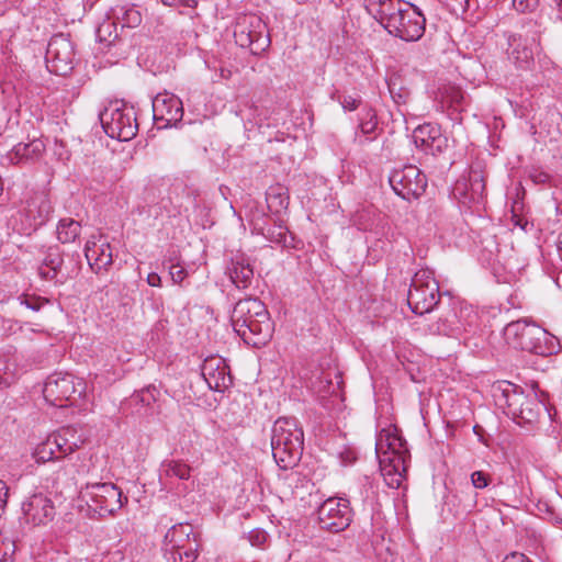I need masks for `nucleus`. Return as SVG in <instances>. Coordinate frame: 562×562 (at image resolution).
Instances as JSON below:
<instances>
[{
    "instance_id": "4d7b16f0",
    "label": "nucleus",
    "mask_w": 562,
    "mask_h": 562,
    "mask_svg": "<svg viewBox=\"0 0 562 562\" xmlns=\"http://www.w3.org/2000/svg\"><path fill=\"white\" fill-rule=\"evenodd\" d=\"M220 76H221L222 78H224V79H228V78H231V76H232V71H231V70H228V69H224V68H222V69H221V71H220Z\"/></svg>"
},
{
    "instance_id": "7c9ffc66",
    "label": "nucleus",
    "mask_w": 562,
    "mask_h": 562,
    "mask_svg": "<svg viewBox=\"0 0 562 562\" xmlns=\"http://www.w3.org/2000/svg\"><path fill=\"white\" fill-rule=\"evenodd\" d=\"M113 14L121 20L123 27H136L142 23V14L134 7H120L113 10Z\"/></svg>"
},
{
    "instance_id": "bb28decb",
    "label": "nucleus",
    "mask_w": 562,
    "mask_h": 562,
    "mask_svg": "<svg viewBox=\"0 0 562 562\" xmlns=\"http://www.w3.org/2000/svg\"><path fill=\"white\" fill-rule=\"evenodd\" d=\"M229 280L237 289H247L252 281L254 270L248 260L241 256L232 259L227 267Z\"/></svg>"
},
{
    "instance_id": "7ed1b4c3",
    "label": "nucleus",
    "mask_w": 562,
    "mask_h": 562,
    "mask_svg": "<svg viewBox=\"0 0 562 562\" xmlns=\"http://www.w3.org/2000/svg\"><path fill=\"white\" fill-rule=\"evenodd\" d=\"M303 445V429L295 418L280 417L274 422L271 430V449L281 469H290L300 461Z\"/></svg>"
},
{
    "instance_id": "49530a36",
    "label": "nucleus",
    "mask_w": 562,
    "mask_h": 562,
    "mask_svg": "<svg viewBox=\"0 0 562 562\" xmlns=\"http://www.w3.org/2000/svg\"><path fill=\"white\" fill-rule=\"evenodd\" d=\"M340 459L344 464L348 465L356 461L357 454L352 449H345L340 452Z\"/></svg>"
},
{
    "instance_id": "a19ab883",
    "label": "nucleus",
    "mask_w": 562,
    "mask_h": 562,
    "mask_svg": "<svg viewBox=\"0 0 562 562\" xmlns=\"http://www.w3.org/2000/svg\"><path fill=\"white\" fill-rule=\"evenodd\" d=\"M251 546L260 547L267 540V533L263 530H252L248 537Z\"/></svg>"
},
{
    "instance_id": "1a4fd4ad",
    "label": "nucleus",
    "mask_w": 562,
    "mask_h": 562,
    "mask_svg": "<svg viewBox=\"0 0 562 562\" xmlns=\"http://www.w3.org/2000/svg\"><path fill=\"white\" fill-rule=\"evenodd\" d=\"M85 392L82 380L69 373L49 375L43 387L45 401L56 407L72 405Z\"/></svg>"
},
{
    "instance_id": "20e7f679",
    "label": "nucleus",
    "mask_w": 562,
    "mask_h": 562,
    "mask_svg": "<svg viewBox=\"0 0 562 562\" xmlns=\"http://www.w3.org/2000/svg\"><path fill=\"white\" fill-rule=\"evenodd\" d=\"M506 344L514 349L536 355H551L555 351L554 337L537 324L524 318L507 324L503 330Z\"/></svg>"
},
{
    "instance_id": "864d4df0",
    "label": "nucleus",
    "mask_w": 562,
    "mask_h": 562,
    "mask_svg": "<svg viewBox=\"0 0 562 562\" xmlns=\"http://www.w3.org/2000/svg\"><path fill=\"white\" fill-rule=\"evenodd\" d=\"M183 0H161V2L165 4V5H168V7H176V5H180V3L182 2Z\"/></svg>"
},
{
    "instance_id": "412c9836",
    "label": "nucleus",
    "mask_w": 562,
    "mask_h": 562,
    "mask_svg": "<svg viewBox=\"0 0 562 562\" xmlns=\"http://www.w3.org/2000/svg\"><path fill=\"white\" fill-rule=\"evenodd\" d=\"M22 509L26 521L34 526L46 525L55 515L52 501L43 494L31 496Z\"/></svg>"
},
{
    "instance_id": "cd10ccee",
    "label": "nucleus",
    "mask_w": 562,
    "mask_h": 562,
    "mask_svg": "<svg viewBox=\"0 0 562 562\" xmlns=\"http://www.w3.org/2000/svg\"><path fill=\"white\" fill-rule=\"evenodd\" d=\"M190 536H193V539H195L192 527L190 525H175L167 531L165 536V541L167 546L166 549H172L175 547H180L182 544L192 542Z\"/></svg>"
},
{
    "instance_id": "58836bf2",
    "label": "nucleus",
    "mask_w": 562,
    "mask_h": 562,
    "mask_svg": "<svg viewBox=\"0 0 562 562\" xmlns=\"http://www.w3.org/2000/svg\"><path fill=\"white\" fill-rule=\"evenodd\" d=\"M471 482L475 488H485L490 483V476L483 471H474L471 474Z\"/></svg>"
},
{
    "instance_id": "f03ea898",
    "label": "nucleus",
    "mask_w": 562,
    "mask_h": 562,
    "mask_svg": "<svg viewBox=\"0 0 562 562\" xmlns=\"http://www.w3.org/2000/svg\"><path fill=\"white\" fill-rule=\"evenodd\" d=\"M231 322L236 334L248 345L265 346L272 336L273 325L266 305L256 297L239 300Z\"/></svg>"
},
{
    "instance_id": "f3484780",
    "label": "nucleus",
    "mask_w": 562,
    "mask_h": 562,
    "mask_svg": "<svg viewBox=\"0 0 562 562\" xmlns=\"http://www.w3.org/2000/svg\"><path fill=\"white\" fill-rule=\"evenodd\" d=\"M265 29L266 25L262 23L259 16L244 15L243 18L238 19L235 25V42L240 47H251L252 45H258L260 48H263V46L269 42L263 36Z\"/></svg>"
},
{
    "instance_id": "2f4dec72",
    "label": "nucleus",
    "mask_w": 562,
    "mask_h": 562,
    "mask_svg": "<svg viewBox=\"0 0 562 562\" xmlns=\"http://www.w3.org/2000/svg\"><path fill=\"white\" fill-rule=\"evenodd\" d=\"M162 470L167 476H175L180 480H189L191 475V468L180 460H170L165 462L162 464Z\"/></svg>"
},
{
    "instance_id": "ddd939ff",
    "label": "nucleus",
    "mask_w": 562,
    "mask_h": 562,
    "mask_svg": "<svg viewBox=\"0 0 562 562\" xmlns=\"http://www.w3.org/2000/svg\"><path fill=\"white\" fill-rule=\"evenodd\" d=\"M474 318L473 311L461 304L454 303L446 308L438 319L429 325L431 334L458 337L467 330V326Z\"/></svg>"
},
{
    "instance_id": "72a5a7b5",
    "label": "nucleus",
    "mask_w": 562,
    "mask_h": 562,
    "mask_svg": "<svg viewBox=\"0 0 562 562\" xmlns=\"http://www.w3.org/2000/svg\"><path fill=\"white\" fill-rule=\"evenodd\" d=\"M442 102L448 103L449 106L457 108L463 100V93L461 89L457 87H448L441 93Z\"/></svg>"
},
{
    "instance_id": "c9c22d12",
    "label": "nucleus",
    "mask_w": 562,
    "mask_h": 562,
    "mask_svg": "<svg viewBox=\"0 0 562 562\" xmlns=\"http://www.w3.org/2000/svg\"><path fill=\"white\" fill-rule=\"evenodd\" d=\"M15 544L12 540L0 538V562H12Z\"/></svg>"
},
{
    "instance_id": "39448f33",
    "label": "nucleus",
    "mask_w": 562,
    "mask_h": 562,
    "mask_svg": "<svg viewBox=\"0 0 562 562\" xmlns=\"http://www.w3.org/2000/svg\"><path fill=\"white\" fill-rule=\"evenodd\" d=\"M99 119L104 132L111 138L127 142L137 134L138 124L135 111L124 103H110L99 114Z\"/></svg>"
},
{
    "instance_id": "13d9d810",
    "label": "nucleus",
    "mask_w": 562,
    "mask_h": 562,
    "mask_svg": "<svg viewBox=\"0 0 562 562\" xmlns=\"http://www.w3.org/2000/svg\"><path fill=\"white\" fill-rule=\"evenodd\" d=\"M23 303L31 310L37 311L40 308L38 305L31 304L27 300H25Z\"/></svg>"
},
{
    "instance_id": "5fc2aeb1",
    "label": "nucleus",
    "mask_w": 562,
    "mask_h": 562,
    "mask_svg": "<svg viewBox=\"0 0 562 562\" xmlns=\"http://www.w3.org/2000/svg\"><path fill=\"white\" fill-rule=\"evenodd\" d=\"M557 10H558V16L560 20H562V0H553Z\"/></svg>"
},
{
    "instance_id": "603ef678",
    "label": "nucleus",
    "mask_w": 562,
    "mask_h": 562,
    "mask_svg": "<svg viewBox=\"0 0 562 562\" xmlns=\"http://www.w3.org/2000/svg\"><path fill=\"white\" fill-rule=\"evenodd\" d=\"M557 249H558V252H559V256H560V259L562 260V232L559 234L558 236V240H557Z\"/></svg>"
},
{
    "instance_id": "6e6552de",
    "label": "nucleus",
    "mask_w": 562,
    "mask_h": 562,
    "mask_svg": "<svg viewBox=\"0 0 562 562\" xmlns=\"http://www.w3.org/2000/svg\"><path fill=\"white\" fill-rule=\"evenodd\" d=\"M439 284L430 270L417 271L408 290L407 303L413 313H429L439 303Z\"/></svg>"
},
{
    "instance_id": "9d476101",
    "label": "nucleus",
    "mask_w": 562,
    "mask_h": 562,
    "mask_svg": "<svg viewBox=\"0 0 562 562\" xmlns=\"http://www.w3.org/2000/svg\"><path fill=\"white\" fill-rule=\"evenodd\" d=\"M47 445L50 446L54 456L58 460H66V462L59 468L58 476L63 473L67 479H75L78 472L75 469V464L69 458L82 443L80 438L77 436V431L72 427H64L46 438Z\"/></svg>"
},
{
    "instance_id": "6ab92c4d",
    "label": "nucleus",
    "mask_w": 562,
    "mask_h": 562,
    "mask_svg": "<svg viewBox=\"0 0 562 562\" xmlns=\"http://www.w3.org/2000/svg\"><path fill=\"white\" fill-rule=\"evenodd\" d=\"M85 256L94 272H100L112 265L111 246L102 235H92L86 243Z\"/></svg>"
},
{
    "instance_id": "393cba45",
    "label": "nucleus",
    "mask_w": 562,
    "mask_h": 562,
    "mask_svg": "<svg viewBox=\"0 0 562 562\" xmlns=\"http://www.w3.org/2000/svg\"><path fill=\"white\" fill-rule=\"evenodd\" d=\"M535 25L537 30L531 35L529 46L521 45L520 38L513 37L509 40V45L513 47L509 56L519 67H525L532 60L533 49L540 44V37L544 27L537 21H535Z\"/></svg>"
},
{
    "instance_id": "4468645a",
    "label": "nucleus",
    "mask_w": 562,
    "mask_h": 562,
    "mask_svg": "<svg viewBox=\"0 0 562 562\" xmlns=\"http://www.w3.org/2000/svg\"><path fill=\"white\" fill-rule=\"evenodd\" d=\"M75 50L70 40L64 34L54 35L48 42L45 60L49 71L66 75L72 69Z\"/></svg>"
},
{
    "instance_id": "8fccbe9b",
    "label": "nucleus",
    "mask_w": 562,
    "mask_h": 562,
    "mask_svg": "<svg viewBox=\"0 0 562 562\" xmlns=\"http://www.w3.org/2000/svg\"><path fill=\"white\" fill-rule=\"evenodd\" d=\"M49 263H50V266H52L53 276H49V274H48V272L46 273V272L41 271V273H42L45 278H48V277H49V278H53V277H55V274H56V270H57V267L60 265V259H59V258H57L56 260L52 259V260L49 261Z\"/></svg>"
},
{
    "instance_id": "0eeeda50",
    "label": "nucleus",
    "mask_w": 562,
    "mask_h": 562,
    "mask_svg": "<svg viewBox=\"0 0 562 562\" xmlns=\"http://www.w3.org/2000/svg\"><path fill=\"white\" fill-rule=\"evenodd\" d=\"M495 397L498 405L507 409V415L526 423L536 420L543 406L535 395H526L509 382L499 386V394H495Z\"/></svg>"
},
{
    "instance_id": "5701e85b",
    "label": "nucleus",
    "mask_w": 562,
    "mask_h": 562,
    "mask_svg": "<svg viewBox=\"0 0 562 562\" xmlns=\"http://www.w3.org/2000/svg\"><path fill=\"white\" fill-rule=\"evenodd\" d=\"M379 458L381 474L391 488H398L405 477L407 457L402 454H376Z\"/></svg>"
},
{
    "instance_id": "c756f323",
    "label": "nucleus",
    "mask_w": 562,
    "mask_h": 562,
    "mask_svg": "<svg viewBox=\"0 0 562 562\" xmlns=\"http://www.w3.org/2000/svg\"><path fill=\"white\" fill-rule=\"evenodd\" d=\"M196 550L198 544L195 539H193V542L175 547L172 549H166L173 562H194L198 557Z\"/></svg>"
},
{
    "instance_id": "2eb2a0df",
    "label": "nucleus",
    "mask_w": 562,
    "mask_h": 562,
    "mask_svg": "<svg viewBox=\"0 0 562 562\" xmlns=\"http://www.w3.org/2000/svg\"><path fill=\"white\" fill-rule=\"evenodd\" d=\"M153 116L158 128H167L181 122L182 101L171 92H160L153 99Z\"/></svg>"
},
{
    "instance_id": "9b49d317",
    "label": "nucleus",
    "mask_w": 562,
    "mask_h": 562,
    "mask_svg": "<svg viewBox=\"0 0 562 562\" xmlns=\"http://www.w3.org/2000/svg\"><path fill=\"white\" fill-rule=\"evenodd\" d=\"M393 191L403 200L418 199L427 188L426 176L414 165L394 169L389 177Z\"/></svg>"
},
{
    "instance_id": "e433bc0d",
    "label": "nucleus",
    "mask_w": 562,
    "mask_h": 562,
    "mask_svg": "<svg viewBox=\"0 0 562 562\" xmlns=\"http://www.w3.org/2000/svg\"><path fill=\"white\" fill-rule=\"evenodd\" d=\"M376 125V116L371 110H369L367 111L366 116L361 119L359 126L363 134H370L375 131Z\"/></svg>"
},
{
    "instance_id": "4c0bfd02",
    "label": "nucleus",
    "mask_w": 562,
    "mask_h": 562,
    "mask_svg": "<svg viewBox=\"0 0 562 562\" xmlns=\"http://www.w3.org/2000/svg\"><path fill=\"white\" fill-rule=\"evenodd\" d=\"M114 25L113 22H103L97 30V37L100 42H108L111 43L112 40L116 38V34L112 36V32L110 29Z\"/></svg>"
},
{
    "instance_id": "3c124183",
    "label": "nucleus",
    "mask_w": 562,
    "mask_h": 562,
    "mask_svg": "<svg viewBox=\"0 0 562 562\" xmlns=\"http://www.w3.org/2000/svg\"><path fill=\"white\" fill-rule=\"evenodd\" d=\"M531 177L537 183H544L549 180V175L546 172H539L537 175H532Z\"/></svg>"
},
{
    "instance_id": "6e6d98bb",
    "label": "nucleus",
    "mask_w": 562,
    "mask_h": 562,
    "mask_svg": "<svg viewBox=\"0 0 562 562\" xmlns=\"http://www.w3.org/2000/svg\"><path fill=\"white\" fill-rule=\"evenodd\" d=\"M180 4L188 8H195L198 2L196 0H183Z\"/></svg>"
},
{
    "instance_id": "a211bd4d",
    "label": "nucleus",
    "mask_w": 562,
    "mask_h": 562,
    "mask_svg": "<svg viewBox=\"0 0 562 562\" xmlns=\"http://www.w3.org/2000/svg\"><path fill=\"white\" fill-rule=\"evenodd\" d=\"M202 375L211 390L223 392L232 384V376L225 360L220 357L206 358L202 364Z\"/></svg>"
},
{
    "instance_id": "79ce46f5",
    "label": "nucleus",
    "mask_w": 562,
    "mask_h": 562,
    "mask_svg": "<svg viewBox=\"0 0 562 562\" xmlns=\"http://www.w3.org/2000/svg\"><path fill=\"white\" fill-rule=\"evenodd\" d=\"M170 276H171V279L175 283H180L184 280V278L187 277V271L184 270L183 267L179 266V265H172L170 267Z\"/></svg>"
},
{
    "instance_id": "b1692460",
    "label": "nucleus",
    "mask_w": 562,
    "mask_h": 562,
    "mask_svg": "<svg viewBox=\"0 0 562 562\" xmlns=\"http://www.w3.org/2000/svg\"><path fill=\"white\" fill-rule=\"evenodd\" d=\"M376 454H402V457L408 458V448L406 441L400 435L396 427H390L382 429L375 441Z\"/></svg>"
},
{
    "instance_id": "dca6fc26",
    "label": "nucleus",
    "mask_w": 562,
    "mask_h": 562,
    "mask_svg": "<svg viewBox=\"0 0 562 562\" xmlns=\"http://www.w3.org/2000/svg\"><path fill=\"white\" fill-rule=\"evenodd\" d=\"M53 211L52 203L44 192L33 193L23 204L19 213L24 217L23 229H36L44 225Z\"/></svg>"
},
{
    "instance_id": "aec40b11",
    "label": "nucleus",
    "mask_w": 562,
    "mask_h": 562,
    "mask_svg": "<svg viewBox=\"0 0 562 562\" xmlns=\"http://www.w3.org/2000/svg\"><path fill=\"white\" fill-rule=\"evenodd\" d=\"M413 139L416 147L431 155L441 153L447 147V138L442 135L440 127L430 123L416 127Z\"/></svg>"
},
{
    "instance_id": "09e8293b",
    "label": "nucleus",
    "mask_w": 562,
    "mask_h": 562,
    "mask_svg": "<svg viewBox=\"0 0 562 562\" xmlns=\"http://www.w3.org/2000/svg\"><path fill=\"white\" fill-rule=\"evenodd\" d=\"M147 282L150 286H160L161 284V278L158 273L156 272H150L148 276H147Z\"/></svg>"
},
{
    "instance_id": "473e14b6",
    "label": "nucleus",
    "mask_w": 562,
    "mask_h": 562,
    "mask_svg": "<svg viewBox=\"0 0 562 562\" xmlns=\"http://www.w3.org/2000/svg\"><path fill=\"white\" fill-rule=\"evenodd\" d=\"M32 457L34 458L36 463H46L48 461H57L56 457L53 453V450L49 445H47L46 439L42 442H40L33 453Z\"/></svg>"
},
{
    "instance_id": "f8f14e48",
    "label": "nucleus",
    "mask_w": 562,
    "mask_h": 562,
    "mask_svg": "<svg viewBox=\"0 0 562 562\" xmlns=\"http://www.w3.org/2000/svg\"><path fill=\"white\" fill-rule=\"evenodd\" d=\"M317 515L322 529L330 532H340L351 522L352 510L350 502L342 497H329L321 504Z\"/></svg>"
},
{
    "instance_id": "f257e3e1",
    "label": "nucleus",
    "mask_w": 562,
    "mask_h": 562,
    "mask_svg": "<svg viewBox=\"0 0 562 562\" xmlns=\"http://www.w3.org/2000/svg\"><path fill=\"white\" fill-rule=\"evenodd\" d=\"M364 7L390 34L403 41H417L425 32V18L412 3L402 0H364Z\"/></svg>"
},
{
    "instance_id": "ea45409f",
    "label": "nucleus",
    "mask_w": 562,
    "mask_h": 562,
    "mask_svg": "<svg viewBox=\"0 0 562 562\" xmlns=\"http://www.w3.org/2000/svg\"><path fill=\"white\" fill-rule=\"evenodd\" d=\"M276 201H278V203H279V207H277L274 210L276 212H279L280 209H285L288 206V198L283 196L281 193H278V194L268 193L267 202H268V205L270 209H272L273 203Z\"/></svg>"
},
{
    "instance_id": "c03bdc74",
    "label": "nucleus",
    "mask_w": 562,
    "mask_h": 562,
    "mask_svg": "<svg viewBox=\"0 0 562 562\" xmlns=\"http://www.w3.org/2000/svg\"><path fill=\"white\" fill-rule=\"evenodd\" d=\"M339 102H340L341 106L344 108V110L353 111L358 108V105L360 103V99L351 97V95H344L339 100Z\"/></svg>"
},
{
    "instance_id": "c85d7f7f",
    "label": "nucleus",
    "mask_w": 562,
    "mask_h": 562,
    "mask_svg": "<svg viewBox=\"0 0 562 562\" xmlns=\"http://www.w3.org/2000/svg\"><path fill=\"white\" fill-rule=\"evenodd\" d=\"M81 223L71 218H60L56 226L57 238L63 244L75 243L80 236Z\"/></svg>"
},
{
    "instance_id": "423d86ee",
    "label": "nucleus",
    "mask_w": 562,
    "mask_h": 562,
    "mask_svg": "<svg viewBox=\"0 0 562 562\" xmlns=\"http://www.w3.org/2000/svg\"><path fill=\"white\" fill-rule=\"evenodd\" d=\"M80 497L89 509L99 517L114 515L127 502L122 491L113 483H88L80 491Z\"/></svg>"
},
{
    "instance_id": "4be33fe9",
    "label": "nucleus",
    "mask_w": 562,
    "mask_h": 562,
    "mask_svg": "<svg viewBox=\"0 0 562 562\" xmlns=\"http://www.w3.org/2000/svg\"><path fill=\"white\" fill-rule=\"evenodd\" d=\"M453 194L463 204L480 203L485 194L483 176L472 171L468 179L458 180L453 188Z\"/></svg>"
},
{
    "instance_id": "de8ad7c7",
    "label": "nucleus",
    "mask_w": 562,
    "mask_h": 562,
    "mask_svg": "<svg viewBox=\"0 0 562 562\" xmlns=\"http://www.w3.org/2000/svg\"><path fill=\"white\" fill-rule=\"evenodd\" d=\"M503 562H532L527 555L522 553H510L505 557Z\"/></svg>"
},
{
    "instance_id": "f704fd0d",
    "label": "nucleus",
    "mask_w": 562,
    "mask_h": 562,
    "mask_svg": "<svg viewBox=\"0 0 562 562\" xmlns=\"http://www.w3.org/2000/svg\"><path fill=\"white\" fill-rule=\"evenodd\" d=\"M512 5L518 13L527 14V13L536 12V10L540 5V1L539 0H513Z\"/></svg>"
},
{
    "instance_id": "a878e982",
    "label": "nucleus",
    "mask_w": 562,
    "mask_h": 562,
    "mask_svg": "<svg viewBox=\"0 0 562 562\" xmlns=\"http://www.w3.org/2000/svg\"><path fill=\"white\" fill-rule=\"evenodd\" d=\"M45 151V144L40 138H34L29 143H20L15 145L11 151L7 154L10 164H26L38 160Z\"/></svg>"
},
{
    "instance_id": "a18cd8bd",
    "label": "nucleus",
    "mask_w": 562,
    "mask_h": 562,
    "mask_svg": "<svg viewBox=\"0 0 562 562\" xmlns=\"http://www.w3.org/2000/svg\"><path fill=\"white\" fill-rule=\"evenodd\" d=\"M9 488L5 482L0 480V516L4 513L8 502Z\"/></svg>"
},
{
    "instance_id": "37998d69",
    "label": "nucleus",
    "mask_w": 562,
    "mask_h": 562,
    "mask_svg": "<svg viewBox=\"0 0 562 562\" xmlns=\"http://www.w3.org/2000/svg\"><path fill=\"white\" fill-rule=\"evenodd\" d=\"M135 400L143 405L149 406L155 401L154 393L150 389L142 390L135 395Z\"/></svg>"
}]
</instances>
